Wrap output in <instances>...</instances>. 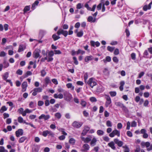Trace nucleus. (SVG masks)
<instances>
[{
	"label": "nucleus",
	"mask_w": 152,
	"mask_h": 152,
	"mask_svg": "<svg viewBox=\"0 0 152 152\" xmlns=\"http://www.w3.org/2000/svg\"><path fill=\"white\" fill-rule=\"evenodd\" d=\"M73 33L72 31L69 30L68 31L66 30H64L62 28H60L58 29L57 32L58 35H60L61 34H62L64 37H66L68 35H71Z\"/></svg>",
	"instance_id": "obj_1"
},
{
	"label": "nucleus",
	"mask_w": 152,
	"mask_h": 152,
	"mask_svg": "<svg viewBox=\"0 0 152 152\" xmlns=\"http://www.w3.org/2000/svg\"><path fill=\"white\" fill-rule=\"evenodd\" d=\"M57 91L59 93L64 92V95L66 99L68 100H70L71 99L72 95L69 94H68L66 91H64V90L61 88H58L57 90Z\"/></svg>",
	"instance_id": "obj_2"
},
{
	"label": "nucleus",
	"mask_w": 152,
	"mask_h": 152,
	"mask_svg": "<svg viewBox=\"0 0 152 152\" xmlns=\"http://www.w3.org/2000/svg\"><path fill=\"white\" fill-rule=\"evenodd\" d=\"M87 83L92 88L97 84L96 80L93 77L89 78Z\"/></svg>",
	"instance_id": "obj_3"
},
{
	"label": "nucleus",
	"mask_w": 152,
	"mask_h": 152,
	"mask_svg": "<svg viewBox=\"0 0 152 152\" xmlns=\"http://www.w3.org/2000/svg\"><path fill=\"white\" fill-rule=\"evenodd\" d=\"M83 124V123L76 121H74L72 124V126L75 128L77 129L80 128Z\"/></svg>",
	"instance_id": "obj_4"
},
{
	"label": "nucleus",
	"mask_w": 152,
	"mask_h": 152,
	"mask_svg": "<svg viewBox=\"0 0 152 152\" xmlns=\"http://www.w3.org/2000/svg\"><path fill=\"white\" fill-rule=\"evenodd\" d=\"M120 135V131L117 129H115L109 134V136L111 137H113L115 135H117L118 137H119Z\"/></svg>",
	"instance_id": "obj_5"
},
{
	"label": "nucleus",
	"mask_w": 152,
	"mask_h": 152,
	"mask_svg": "<svg viewBox=\"0 0 152 152\" xmlns=\"http://www.w3.org/2000/svg\"><path fill=\"white\" fill-rule=\"evenodd\" d=\"M40 50L39 49H36L33 53V57L35 59H37L39 57Z\"/></svg>",
	"instance_id": "obj_6"
},
{
	"label": "nucleus",
	"mask_w": 152,
	"mask_h": 152,
	"mask_svg": "<svg viewBox=\"0 0 152 152\" xmlns=\"http://www.w3.org/2000/svg\"><path fill=\"white\" fill-rule=\"evenodd\" d=\"M105 98L106 101L105 104V106L106 107H107L111 103V99L109 95H105Z\"/></svg>",
	"instance_id": "obj_7"
},
{
	"label": "nucleus",
	"mask_w": 152,
	"mask_h": 152,
	"mask_svg": "<svg viewBox=\"0 0 152 152\" xmlns=\"http://www.w3.org/2000/svg\"><path fill=\"white\" fill-rule=\"evenodd\" d=\"M33 92L32 95L34 96H35L37 94V93L41 92L42 89L40 88H35L33 90Z\"/></svg>",
	"instance_id": "obj_8"
},
{
	"label": "nucleus",
	"mask_w": 152,
	"mask_h": 152,
	"mask_svg": "<svg viewBox=\"0 0 152 152\" xmlns=\"http://www.w3.org/2000/svg\"><path fill=\"white\" fill-rule=\"evenodd\" d=\"M114 141L115 143L119 147L122 146L123 145V142L119 140L118 138H115L114 140Z\"/></svg>",
	"instance_id": "obj_9"
},
{
	"label": "nucleus",
	"mask_w": 152,
	"mask_h": 152,
	"mask_svg": "<svg viewBox=\"0 0 152 152\" xmlns=\"http://www.w3.org/2000/svg\"><path fill=\"white\" fill-rule=\"evenodd\" d=\"M81 139L82 141H83L84 142L87 143L91 140L92 139L91 135H89L88 137L85 138L84 137H81Z\"/></svg>",
	"instance_id": "obj_10"
},
{
	"label": "nucleus",
	"mask_w": 152,
	"mask_h": 152,
	"mask_svg": "<svg viewBox=\"0 0 152 152\" xmlns=\"http://www.w3.org/2000/svg\"><path fill=\"white\" fill-rule=\"evenodd\" d=\"M23 133V130L22 129H19L15 132L16 136L18 137H19L20 135H22Z\"/></svg>",
	"instance_id": "obj_11"
},
{
	"label": "nucleus",
	"mask_w": 152,
	"mask_h": 152,
	"mask_svg": "<svg viewBox=\"0 0 152 152\" xmlns=\"http://www.w3.org/2000/svg\"><path fill=\"white\" fill-rule=\"evenodd\" d=\"M50 118V116L49 115H45L44 114H42L39 117V119H41L43 118L45 121H46L48 119Z\"/></svg>",
	"instance_id": "obj_12"
},
{
	"label": "nucleus",
	"mask_w": 152,
	"mask_h": 152,
	"mask_svg": "<svg viewBox=\"0 0 152 152\" xmlns=\"http://www.w3.org/2000/svg\"><path fill=\"white\" fill-rule=\"evenodd\" d=\"M90 43L91 46L93 47H94L95 45L96 47H98L100 45V43L98 41L95 42L93 40H91Z\"/></svg>",
	"instance_id": "obj_13"
},
{
	"label": "nucleus",
	"mask_w": 152,
	"mask_h": 152,
	"mask_svg": "<svg viewBox=\"0 0 152 152\" xmlns=\"http://www.w3.org/2000/svg\"><path fill=\"white\" fill-rule=\"evenodd\" d=\"M115 143L114 141H112L109 143L107 144V145L113 150H115L116 149V148L115 145Z\"/></svg>",
	"instance_id": "obj_14"
},
{
	"label": "nucleus",
	"mask_w": 152,
	"mask_h": 152,
	"mask_svg": "<svg viewBox=\"0 0 152 152\" xmlns=\"http://www.w3.org/2000/svg\"><path fill=\"white\" fill-rule=\"evenodd\" d=\"M27 86V83L26 81H24L23 83L21 85L22 91L23 92H24L26 91Z\"/></svg>",
	"instance_id": "obj_15"
},
{
	"label": "nucleus",
	"mask_w": 152,
	"mask_h": 152,
	"mask_svg": "<svg viewBox=\"0 0 152 152\" xmlns=\"http://www.w3.org/2000/svg\"><path fill=\"white\" fill-rule=\"evenodd\" d=\"M152 4L151 1L148 5H145L143 7V10L144 11H146L148 10H150L151 8V5Z\"/></svg>",
	"instance_id": "obj_16"
},
{
	"label": "nucleus",
	"mask_w": 152,
	"mask_h": 152,
	"mask_svg": "<svg viewBox=\"0 0 152 152\" xmlns=\"http://www.w3.org/2000/svg\"><path fill=\"white\" fill-rule=\"evenodd\" d=\"M83 149H82L81 151L84 152L89 150L90 148L89 145L87 144H84L83 145Z\"/></svg>",
	"instance_id": "obj_17"
},
{
	"label": "nucleus",
	"mask_w": 152,
	"mask_h": 152,
	"mask_svg": "<svg viewBox=\"0 0 152 152\" xmlns=\"http://www.w3.org/2000/svg\"><path fill=\"white\" fill-rule=\"evenodd\" d=\"M90 144L91 146H94L96 144L97 142V140L95 137H94L92 139L91 141Z\"/></svg>",
	"instance_id": "obj_18"
},
{
	"label": "nucleus",
	"mask_w": 152,
	"mask_h": 152,
	"mask_svg": "<svg viewBox=\"0 0 152 152\" xmlns=\"http://www.w3.org/2000/svg\"><path fill=\"white\" fill-rule=\"evenodd\" d=\"M39 3V1L38 0H36L32 4L31 9L32 10H34L35 9L36 7L38 5Z\"/></svg>",
	"instance_id": "obj_19"
},
{
	"label": "nucleus",
	"mask_w": 152,
	"mask_h": 152,
	"mask_svg": "<svg viewBox=\"0 0 152 152\" xmlns=\"http://www.w3.org/2000/svg\"><path fill=\"white\" fill-rule=\"evenodd\" d=\"M93 59V57L92 56H87L85 58V61L86 62H88L89 61H91Z\"/></svg>",
	"instance_id": "obj_20"
},
{
	"label": "nucleus",
	"mask_w": 152,
	"mask_h": 152,
	"mask_svg": "<svg viewBox=\"0 0 152 152\" xmlns=\"http://www.w3.org/2000/svg\"><path fill=\"white\" fill-rule=\"evenodd\" d=\"M96 18H94L91 16H89L88 19L87 21L89 22H91L93 23H94L96 21Z\"/></svg>",
	"instance_id": "obj_21"
},
{
	"label": "nucleus",
	"mask_w": 152,
	"mask_h": 152,
	"mask_svg": "<svg viewBox=\"0 0 152 152\" xmlns=\"http://www.w3.org/2000/svg\"><path fill=\"white\" fill-rule=\"evenodd\" d=\"M53 96L56 99H61L63 97V95L61 93L59 94L58 95L57 94H54Z\"/></svg>",
	"instance_id": "obj_22"
},
{
	"label": "nucleus",
	"mask_w": 152,
	"mask_h": 152,
	"mask_svg": "<svg viewBox=\"0 0 152 152\" xmlns=\"http://www.w3.org/2000/svg\"><path fill=\"white\" fill-rule=\"evenodd\" d=\"M125 84L124 81L123 80L121 81L120 82V86L119 87L120 90L122 91L123 90V87Z\"/></svg>",
	"instance_id": "obj_23"
},
{
	"label": "nucleus",
	"mask_w": 152,
	"mask_h": 152,
	"mask_svg": "<svg viewBox=\"0 0 152 152\" xmlns=\"http://www.w3.org/2000/svg\"><path fill=\"white\" fill-rule=\"evenodd\" d=\"M104 88L102 86H98L97 88L96 91L97 92H101L103 91Z\"/></svg>",
	"instance_id": "obj_24"
},
{
	"label": "nucleus",
	"mask_w": 152,
	"mask_h": 152,
	"mask_svg": "<svg viewBox=\"0 0 152 152\" xmlns=\"http://www.w3.org/2000/svg\"><path fill=\"white\" fill-rule=\"evenodd\" d=\"M59 35H57L56 34H53L52 36V38L53 39L54 41H56L59 39L60 38V37L59 36Z\"/></svg>",
	"instance_id": "obj_25"
},
{
	"label": "nucleus",
	"mask_w": 152,
	"mask_h": 152,
	"mask_svg": "<svg viewBox=\"0 0 152 152\" xmlns=\"http://www.w3.org/2000/svg\"><path fill=\"white\" fill-rule=\"evenodd\" d=\"M32 75V72L30 71H28L26 73L23 75L22 77L23 78H26L28 76L31 75Z\"/></svg>",
	"instance_id": "obj_26"
},
{
	"label": "nucleus",
	"mask_w": 152,
	"mask_h": 152,
	"mask_svg": "<svg viewBox=\"0 0 152 152\" xmlns=\"http://www.w3.org/2000/svg\"><path fill=\"white\" fill-rule=\"evenodd\" d=\"M25 49V48H23V45H20L19 46V48L18 50V52L20 53L21 52L23 51Z\"/></svg>",
	"instance_id": "obj_27"
},
{
	"label": "nucleus",
	"mask_w": 152,
	"mask_h": 152,
	"mask_svg": "<svg viewBox=\"0 0 152 152\" xmlns=\"http://www.w3.org/2000/svg\"><path fill=\"white\" fill-rule=\"evenodd\" d=\"M44 81L45 84L46 85H48L49 83H51L50 77H46L45 78Z\"/></svg>",
	"instance_id": "obj_28"
},
{
	"label": "nucleus",
	"mask_w": 152,
	"mask_h": 152,
	"mask_svg": "<svg viewBox=\"0 0 152 152\" xmlns=\"http://www.w3.org/2000/svg\"><path fill=\"white\" fill-rule=\"evenodd\" d=\"M30 6H26L23 10L24 13H26L27 11H29L30 9Z\"/></svg>",
	"instance_id": "obj_29"
},
{
	"label": "nucleus",
	"mask_w": 152,
	"mask_h": 152,
	"mask_svg": "<svg viewBox=\"0 0 152 152\" xmlns=\"http://www.w3.org/2000/svg\"><path fill=\"white\" fill-rule=\"evenodd\" d=\"M111 61V57L109 56H107L106 57L105 59H104L103 61L104 63H106L107 62H110Z\"/></svg>",
	"instance_id": "obj_30"
},
{
	"label": "nucleus",
	"mask_w": 152,
	"mask_h": 152,
	"mask_svg": "<svg viewBox=\"0 0 152 152\" xmlns=\"http://www.w3.org/2000/svg\"><path fill=\"white\" fill-rule=\"evenodd\" d=\"M9 77V73L8 72H5L3 76V79L4 80H6Z\"/></svg>",
	"instance_id": "obj_31"
},
{
	"label": "nucleus",
	"mask_w": 152,
	"mask_h": 152,
	"mask_svg": "<svg viewBox=\"0 0 152 152\" xmlns=\"http://www.w3.org/2000/svg\"><path fill=\"white\" fill-rule=\"evenodd\" d=\"M122 110L124 112L126 113H128L129 112V111L127 108L124 105L121 108Z\"/></svg>",
	"instance_id": "obj_32"
},
{
	"label": "nucleus",
	"mask_w": 152,
	"mask_h": 152,
	"mask_svg": "<svg viewBox=\"0 0 152 152\" xmlns=\"http://www.w3.org/2000/svg\"><path fill=\"white\" fill-rule=\"evenodd\" d=\"M27 139V137L25 136H23L20 138L19 140V142L21 143L24 142Z\"/></svg>",
	"instance_id": "obj_33"
},
{
	"label": "nucleus",
	"mask_w": 152,
	"mask_h": 152,
	"mask_svg": "<svg viewBox=\"0 0 152 152\" xmlns=\"http://www.w3.org/2000/svg\"><path fill=\"white\" fill-rule=\"evenodd\" d=\"M115 105L117 106L122 108L124 105V104L121 103L120 102H116L115 103Z\"/></svg>",
	"instance_id": "obj_34"
},
{
	"label": "nucleus",
	"mask_w": 152,
	"mask_h": 152,
	"mask_svg": "<svg viewBox=\"0 0 152 152\" xmlns=\"http://www.w3.org/2000/svg\"><path fill=\"white\" fill-rule=\"evenodd\" d=\"M75 140L73 138H71L69 140V143L72 145H74L75 143Z\"/></svg>",
	"instance_id": "obj_35"
},
{
	"label": "nucleus",
	"mask_w": 152,
	"mask_h": 152,
	"mask_svg": "<svg viewBox=\"0 0 152 152\" xmlns=\"http://www.w3.org/2000/svg\"><path fill=\"white\" fill-rule=\"evenodd\" d=\"M4 67L5 68H7L9 66V63L6 60H5L3 62Z\"/></svg>",
	"instance_id": "obj_36"
},
{
	"label": "nucleus",
	"mask_w": 152,
	"mask_h": 152,
	"mask_svg": "<svg viewBox=\"0 0 152 152\" xmlns=\"http://www.w3.org/2000/svg\"><path fill=\"white\" fill-rule=\"evenodd\" d=\"M83 34V31L81 30L77 33V36L78 37H82Z\"/></svg>",
	"instance_id": "obj_37"
},
{
	"label": "nucleus",
	"mask_w": 152,
	"mask_h": 152,
	"mask_svg": "<svg viewBox=\"0 0 152 152\" xmlns=\"http://www.w3.org/2000/svg\"><path fill=\"white\" fill-rule=\"evenodd\" d=\"M7 110V108L6 106H4L2 107L1 109H0V112L1 113H3L4 111H6Z\"/></svg>",
	"instance_id": "obj_38"
},
{
	"label": "nucleus",
	"mask_w": 152,
	"mask_h": 152,
	"mask_svg": "<svg viewBox=\"0 0 152 152\" xmlns=\"http://www.w3.org/2000/svg\"><path fill=\"white\" fill-rule=\"evenodd\" d=\"M104 132L101 130H98L97 132V134L98 135H102L104 134Z\"/></svg>",
	"instance_id": "obj_39"
},
{
	"label": "nucleus",
	"mask_w": 152,
	"mask_h": 152,
	"mask_svg": "<svg viewBox=\"0 0 152 152\" xmlns=\"http://www.w3.org/2000/svg\"><path fill=\"white\" fill-rule=\"evenodd\" d=\"M85 53V51L82 50L80 49H78V50L76 52V54L77 55L81 53L82 55L84 54Z\"/></svg>",
	"instance_id": "obj_40"
},
{
	"label": "nucleus",
	"mask_w": 152,
	"mask_h": 152,
	"mask_svg": "<svg viewBox=\"0 0 152 152\" xmlns=\"http://www.w3.org/2000/svg\"><path fill=\"white\" fill-rule=\"evenodd\" d=\"M83 7V4L81 3H79L76 5V8L77 9H80Z\"/></svg>",
	"instance_id": "obj_41"
},
{
	"label": "nucleus",
	"mask_w": 152,
	"mask_h": 152,
	"mask_svg": "<svg viewBox=\"0 0 152 152\" xmlns=\"http://www.w3.org/2000/svg\"><path fill=\"white\" fill-rule=\"evenodd\" d=\"M0 152H8V151L5 149L2 146H0Z\"/></svg>",
	"instance_id": "obj_42"
},
{
	"label": "nucleus",
	"mask_w": 152,
	"mask_h": 152,
	"mask_svg": "<svg viewBox=\"0 0 152 152\" xmlns=\"http://www.w3.org/2000/svg\"><path fill=\"white\" fill-rule=\"evenodd\" d=\"M55 116L58 119H60L61 116V113H56L55 114Z\"/></svg>",
	"instance_id": "obj_43"
},
{
	"label": "nucleus",
	"mask_w": 152,
	"mask_h": 152,
	"mask_svg": "<svg viewBox=\"0 0 152 152\" xmlns=\"http://www.w3.org/2000/svg\"><path fill=\"white\" fill-rule=\"evenodd\" d=\"M18 122L20 123H23L24 122L23 118L21 116L19 117L18 118Z\"/></svg>",
	"instance_id": "obj_44"
},
{
	"label": "nucleus",
	"mask_w": 152,
	"mask_h": 152,
	"mask_svg": "<svg viewBox=\"0 0 152 152\" xmlns=\"http://www.w3.org/2000/svg\"><path fill=\"white\" fill-rule=\"evenodd\" d=\"M109 93L111 97H114L116 95V91H110Z\"/></svg>",
	"instance_id": "obj_45"
},
{
	"label": "nucleus",
	"mask_w": 152,
	"mask_h": 152,
	"mask_svg": "<svg viewBox=\"0 0 152 152\" xmlns=\"http://www.w3.org/2000/svg\"><path fill=\"white\" fill-rule=\"evenodd\" d=\"M48 130L44 131L42 132V135L44 137H46L48 135Z\"/></svg>",
	"instance_id": "obj_46"
},
{
	"label": "nucleus",
	"mask_w": 152,
	"mask_h": 152,
	"mask_svg": "<svg viewBox=\"0 0 152 152\" xmlns=\"http://www.w3.org/2000/svg\"><path fill=\"white\" fill-rule=\"evenodd\" d=\"M73 59L74 61V63L76 65H77L78 64V62L77 60V58L76 57H73Z\"/></svg>",
	"instance_id": "obj_47"
},
{
	"label": "nucleus",
	"mask_w": 152,
	"mask_h": 152,
	"mask_svg": "<svg viewBox=\"0 0 152 152\" xmlns=\"http://www.w3.org/2000/svg\"><path fill=\"white\" fill-rule=\"evenodd\" d=\"M16 74L19 75H21L23 74V71L20 69H18L16 72Z\"/></svg>",
	"instance_id": "obj_48"
},
{
	"label": "nucleus",
	"mask_w": 152,
	"mask_h": 152,
	"mask_svg": "<svg viewBox=\"0 0 152 152\" xmlns=\"http://www.w3.org/2000/svg\"><path fill=\"white\" fill-rule=\"evenodd\" d=\"M41 76L43 77L45 76L46 74V72L45 70H42L41 72Z\"/></svg>",
	"instance_id": "obj_49"
},
{
	"label": "nucleus",
	"mask_w": 152,
	"mask_h": 152,
	"mask_svg": "<svg viewBox=\"0 0 152 152\" xmlns=\"http://www.w3.org/2000/svg\"><path fill=\"white\" fill-rule=\"evenodd\" d=\"M82 105V106L83 107H85L87 103L85 101L82 100L81 101V103H80Z\"/></svg>",
	"instance_id": "obj_50"
},
{
	"label": "nucleus",
	"mask_w": 152,
	"mask_h": 152,
	"mask_svg": "<svg viewBox=\"0 0 152 152\" xmlns=\"http://www.w3.org/2000/svg\"><path fill=\"white\" fill-rule=\"evenodd\" d=\"M114 49V48H113L110 46H108L107 47V50H108L110 52H113V51Z\"/></svg>",
	"instance_id": "obj_51"
},
{
	"label": "nucleus",
	"mask_w": 152,
	"mask_h": 152,
	"mask_svg": "<svg viewBox=\"0 0 152 152\" xmlns=\"http://www.w3.org/2000/svg\"><path fill=\"white\" fill-rule=\"evenodd\" d=\"M106 125L108 127H111L112 126V124L111 122L110 121H107L106 122Z\"/></svg>",
	"instance_id": "obj_52"
},
{
	"label": "nucleus",
	"mask_w": 152,
	"mask_h": 152,
	"mask_svg": "<svg viewBox=\"0 0 152 152\" xmlns=\"http://www.w3.org/2000/svg\"><path fill=\"white\" fill-rule=\"evenodd\" d=\"M88 77V73L87 72H86L85 73L84 75V79L85 82H86L87 80Z\"/></svg>",
	"instance_id": "obj_53"
},
{
	"label": "nucleus",
	"mask_w": 152,
	"mask_h": 152,
	"mask_svg": "<svg viewBox=\"0 0 152 152\" xmlns=\"http://www.w3.org/2000/svg\"><path fill=\"white\" fill-rule=\"evenodd\" d=\"M52 81L55 85H57L58 84L57 80L55 78L52 79Z\"/></svg>",
	"instance_id": "obj_54"
},
{
	"label": "nucleus",
	"mask_w": 152,
	"mask_h": 152,
	"mask_svg": "<svg viewBox=\"0 0 152 152\" xmlns=\"http://www.w3.org/2000/svg\"><path fill=\"white\" fill-rule=\"evenodd\" d=\"M54 52L53 50H51L49 52L48 55V56L52 57L54 56Z\"/></svg>",
	"instance_id": "obj_55"
},
{
	"label": "nucleus",
	"mask_w": 152,
	"mask_h": 152,
	"mask_svg": "<svg viewBox=\"0 0 152 152\" xmlns=\"http://www.w3.org/2000/svg\"><path fill=\"white\" fill-rule=\"evenodd\" d=\"M102 4L101 3H99L96 7L97 9L98 10H101L102 7Z\"/></svg>",
	"instance_id": "obj_56"
},
{
	"label": "nucleus",
	"mask_w": 152,
	"mask_h": 152,
	"mask_svg": "<svg viewBox=\"0 0 152 152\" xmlns=\"http://www.w3.org/2000/svg\"><path fill=\"white\" fill-rule=\"evenodd\" d=\"M68 27H69V26L68 25H67L66 24H64L62 26L63 29H63V30H64V29L66 30L68 28Z\"/></svg>",
	"instance_id": "obj_57"
},
{
	"label": "nucleus",
	"mask_w": 152,
	"mask_h": 152,
	"mask_svg": "<svg viewBox=\"0 0 152 152\" xmlns=\"http://www.w3.org/2000/svg\"><path fill=\"white\" fill-rule=\"evenodd\" d=\"M137 126V123L134 121H133L131 125V126L132 127H135Z\"/></svg>",
	"instance_id": "obj_58"
},
{
	"label": "nucleus",
	"mask_w": 152,
	"mask_h": 152,
	"mask_svg": "<svg viewBox=\"0 0 152 152\" xmlns=\"http://www.w3.org/2000/svg\"><path fill=\"white\" fill-rule=\"evenodd\" d=\"M131 57L132 59L133 60H135L136 59V54L134 53H132L131 55Z\"/></svg>",
	"instance_id": "obj_59"
},
{
	"label": "nucleus",
	"mask_w": 152,
	"mask_h": 152,
	"mask_svg": "<svg viewBox=\"0 0 152 152\" xmlns=\"http://www.w3.org/2000/svg\"><path fill=\"white\" fill-rule=\"evenodd\" d=\"M90 100L91 102H96L97 101V100L96 98L94 97H91L90 98Z\"/></svg>",
	"instance_id": "obj_60"
},
{
	"label": "nucleus",
	"mask_w": 152,
	"mask_h": 152,
	"mask_svg": "<svg viewBox=\"0 0 152 152\" xmlns=\"http://www.w3.org/2000/svg\"><path fill=\"white\" fill-rule=\"evenodd\" d=\"M119 53V50L118 49L116 48L114 52V54L115 55H118Z\"/></svg>",
	"instance_id": "obj_61"
},
{
	"label": "nucleus",
	"mask_w": 152,
	"mask_h": 152,
	"mask_svg": "<svg viewBox=\"0 0 152 152\" xmlns=\"http://www.w3.org/2000/svg\"><path fill=\"white\" fill-rule=\"evenodd\" d=\"M127 135L129 137H131L133 135L132 132L130 131H128L126 132Z\"/></svg>",
	"instance_id": "obj_62"
},
{
	"label": "nucleus",
	"mask_w": 152,
	"mask_h": 152,
	"mask_svg": "<svg viewBox=\"0 0 152 152\" xmlns=\"http://www.w3.org/2000/svg\"><path fill=\"white\" fill-rule=\"evenodd\" d=\"M113 60L114 62L117 63H118V59L116 57H113Z\"/></svg>",
	"instance_id": "obj_63"
},
{
	"label": "nucleus",
	"mask_w": 152,
	"mask_h": 152,
	"mask_svg": "<svg viewBox=\"0 0 152 152\" xmlns=\"http://www.w3.org/2000/svg\"><path fill=\"white\" fill-rule=\"evenodd\" d=\"M104 111V108L102 106H101L99 107V113H102Z\"/></svg>",
	"instance_id": "obj_64"
}]
</instances>
